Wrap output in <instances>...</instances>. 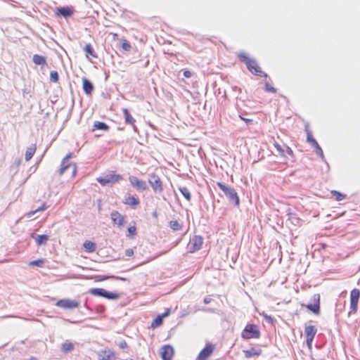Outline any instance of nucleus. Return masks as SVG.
<instances>
[{"label": "nucleus", "instance_id": "nucleus-45", "mask_svg": "<svg viewBox=\"0 0 360 360\" xmlns=\"http://www.w3.org/2000/svg\"><path fill=\"white\" fill-rule=\"evenodd\" d=\"M284 148H285V153H286L289 155H293L292 150L290 147L284 145Z\"/></svg>", "mask_w": 360, "mask_h": 360}, {"label": "nucleus", "instance_id": "nucleus-55", "mask_svg": "<svg viewBox=\"0 0 360 360\" xmlns=\"http://www.w3.org/2000/svg\"><path fill=\"white\" fill-rule=\"evenodd\" d=\"M30 360H36V359L34 357H32Z\"/></svg>", "mask_w": 360, "mask_h": 360}, {"label": "nucleus", "instance_id": "nucleus-14", "mask_svg": "<svg viewBox=\"0 0 360 360\" xmlns=\"http://www.w3.org/2000/svg\"><path fill=\"white\" fill-rule=\"evenodd\" d=\"M98 360H115L116 359L115 353L108 350H101L98 353Z\"/></svg>", "mask_w": 360, "mask_h": 360}, {"label": "nucleus", "instance_id": "nucleus-22", "mask_svg": "<svg viewBox=\"0 0 360 360\" xmlns=\"http://www.w3.org/2000/svg\"><path fill=\"white\" fill-rule=\"evenodd\" d=\"M124 202L132 207H135L139 204V200L134 195H128L125 197Z\"/></svg>", "mask_w": 360, "mask_h": 360}, {"label": "nucleus", "instance_id": "nucleus-10", "mask_svg": "<svg viewBox=\"0 0 360 360\" xmlns=\"http://www.w3.org/2000/svg\"><path fill=\"white\" fill-rule=\"evenodd\" d=\"M79 302L75 300L70 299L60 300L56 303V306L66 309H72L74 308H77L79 307Z\"/></svg>", "mask_w": 360, "mask_h": 360}, {"label": "nucleus", "instance_id": "nucleus-19", "mask_svg": "<svg viewBox=\"0 0 360 360\" xmlns=\"http://www.w3.org/2000/svg\"><path fill=\"white\" fill-rule=\"evenodd\" d=\"M82 87L84 93L87 95H91L94 91V86L92 82L88 79L82 78Z\"/></svg>", "mask_w": 360, "mask_h": 360}, {"label": "nucleus", "instance_id": "nucleus-36", "mask_svg": "<svg viewBox=\"0 0 360 360\" xmlns=\"http://www.w3.org/2000/svg\"><path fill=\"white\" fill-rule=\"evenodd\" d=\"M357 307L358 302H350V310L348 313V315L351 316L352 314H355L357 311Z\"/></svg>", "mask_w": 360, "mask_h": 360}, {"label": "nucleus", "instance_id": "nucleus-50", "mask_svg": "<svg viewBox=\"0 0 360 360\" xmlns=\"http://www.w3.org/2000/svg\"><path fill=\"white\" fill-rule=\"evenodd\" d=\"M264 319L268 321L269 322H272L273 321V318L271 316H268L266 314H264Z\"/></svg>", "mask_w": 360, "mask_h": 360}, {"label": "nucleus", "instance_id": "nucleus-5", "mask_svg": "<svg viewBox=\"0 0 360 360\" xmlns=\"http://www.w3.org/2000/svg\"><path fill=\"white\" fill-rule=\"evenodd\" d=\"M260 331L257 325L248 324L242 332V337L244 339L259 338Z\"/></svg>", "mask_w": 360, "mask_h": 360}, {"label": "nucleus", "instance_id": "nucleus-21", "mask_svg": "<svg viewBox=\"0 0 360 360\" xmlns=\"http://www.w3.org/2000/svg\"><path fill=\"white\" fill-rule=\"evenodd\" d=\"M83 50L85 52L86 57L91 56L94 58H98V55L96 54V51H94V49L93 48L91 44H86L85 46L83 48Z\"/></svg>", "mask_w": 360, "mask_h": 360}, {"label": "nucleus", "instance_id": "nucleus-40", "mask_svg": "<svg viewBox=\"0 0 360 360\" xmlns=\"http://www.w3.org/2000/svg\"><path fill=\"white\" fill-rule=\"evenodd\" d=\"M122 48L124 51H130L131 46L130 44L127 40H124L123 42L122 43Z\"/></svg>", "mask_w": 360, "mask_h": 360}, {"label": "nucleus", "instance_id": "nucleus-49", "mask_svg": "<svg viewBox=\"0 0 360 360\" xmlns=\"http://www.w3.org/2000/svg\"><path fill=\"white\" fill-rule=\"evenodd\" d=\"M307 338V344L309 347H311V343L314 338L306 337Z\"/></svg>", "mask_w": 360, "mask_h": 360}, {"label": "nucleus", "instance_id": "nucleus-23", "mask_svg": "<svg viewBox=\"0 0 360 360\" xmlns=\"http://www.w3.org/2000/svg\"><path fill=\"white\" fill-rule=\"evenodd\" d=\"M32 61L35 65L44 66L46 65V59L44 56L34 54L32 57Z\"/></svg>", "mask_w": 360, "mask_h": 360}, {"label": "nucleus", "instance_id": "nucleus-43", "mask_svg": "<svg viewBox=\"0 0 360 360\" xmlns=\"http://www.w3.org/2000/svg\"><path fill=\"white\" fill-rule=\"evenodd\" d=\"M307 141L310 144H313L316 140L313 138L311 133H308V136H307Z\"/></svg>", "mask_w": 360, "mask_h": 360}, {"label": "nucleus", "instance_id": "nucleus-2", "mask_svg": "<svg viewBox=\"0 0 360 360\" xmlns=\"http://www.w3.org/2000/svg\"><path fill=\"white\" fill-rule=\"evenodd\" d=\"M217 185L223 191L231 203H233L236 207L239 206V197L237 192L233 187L228 186L222 182H217Z\"/></svg>", "mask_w": 360, "mask_h": 360}, {"label": "nucleus", "instance_id": "nucleus-30", "mask_svg": "<svg viewBox=\"0 0 360 360\" xmlns=\"http://www.w3.org/2000/svg\"><path fill=\"white\" fill-rule=\"evenodd\" d=\"M179 190L187 201H190L191 200V194L188 188L179 187Z\"/></svg>", "mask_w": 360, "mask_h": 360}, {"label": "nucleus", "instance_id": "nucleus-12", "mask_svg": "<svg viewBox=\"0 0 360 360\" xmlns=\"http://www.w3.org/2000/svg\"><path fill=\"white\" fill-rule=\"evenodd\" d=\"M161 357L162 360H172L174 349L170 345H164L161 347Z\"/></svg>", "mask_w": 360, "mask_h": 360}, {"label": "nucleus", "instance_id": "nucleus-20", "mask_svg": "<svg viewBox=\"0 0 360 360\" xmlns=\"http://www.w3.org/2000/svg\"><path fill=\"white\" fill-rule=\"evenodd\" d=\"M32 238L35 240V242L38 245H46L49 238L48 235H37L35 233L32 234Z\"/></svg>", "mask_w": 360, "mask_h": 360}, {"label": "nucleus", "instance_id": "nucleus-17", "mask_svg": "<svg viewBox=\"0 0 360 360\" xmlns=\"http://www.w3.org/2000/svg\"><path fill=\"white\" fill-rule=\"evenodd\" d=\"M122 111H123L125 123L127 124L131 125L133 127L134 131H137V128L134 125L136 120L131 115L128 109L124 108Z\"/></svg>", "mask_w": 360, "mask_h": 360}, {"label": "nucleus", "instance_id": "nucleus-7", "mask_svg": "<svg viewBox=\"0 0 360 360\" xmlns=\"http://www.w3.org/2000/svg\"><path fill=\"white\" fill-rule=\"evenodd\" d=\"M203 243V238L200 236H194L190 239L188 244V250L189 252L193 253L201 249Z\"/></svg>", "mask_w": 360, "mask_h": 360}, {"label": "nucleus", "instance_id": "nucleus-53", "mask_svg": "<svg viewBox=\"0 0 360 360\" xmlns=\"http://www.w3.org/2000/svg\"><path fill=\"white\" fill-rule=\"evenodd\" d=\"M210 300H211V299H210V298L205 297V298L204 299V303H205V304H209V303L210 302Z\"/></svg>", "mask_w": 360, "mask_h": 360}, {"label": "nucleus", "instance_id": "nucleus-32", "mask_svg": "<svg viewBox=\"0 0 360 360\" xmlns=\"http://www.w3.org/2000/svg\"><path fill=\"white\" fill-rule=\"evenodd\" d=\"M169 226L174 231H179L182 229V224L176 220L170 221Z\"/></svg>", "mask_w": 360, "mask_h": 360}, {"label": "nucleus", "instance_id": "nucleus-24", "mask_svg": "<svg viewBox=\"0 0 360 360\" xmlns=\"http://www.w3.org/2000/svg\"><path fill=\"white\" fill-rule=\"evenodd\" d=\"M36 146L34 144H32L30 147H28L26 150L25 155V159L26 161H29L32 159L34 154L36 151Z\"/></svg>", "mask_w": 360, "mask_h": 360}, {"label": "nucleus", "instance_id": "nucleus-48", "mask_svg": "<svg viewBox=\"0 0 360 360\" xmlns=\"http://www.w3.org/2000/svg\"><path fill=\"white\" fill-rule=\"evenodd\" d=\"M184 76L186 78H190L192 76V72L189 70H185L184 72Z\"/></svg>", "mask_w": 360, "mask_h": 360}, {"label": "nucleus", "instance_id": "nucleus-41", "mask_svg": "<svg viewBox=\"0 0 360 360\" xmlns=\"http://www.w3.org/2000/svg\"><path fill=\"white\" fill-rule=\"evenodd\" d=\"M265 91H268V92H271V93H276V89L274 87H273L272 86H271L268 82H266Z\"/></svg>", "mask_w": 360, "mask_h": 360}, {"label": "nucleus", "instance_id": "nucleus-6", "mask_svg": "<svg viewBox=\"0 0 360 360\" xmlns=\"http://www.w3.org/2000/svg\"><path fill=\"white\" fill-rule=\"evenodd\" d=\"M311 302L312 303L310 304H302V307H306L307 309H309L310 311L313 312L314 314H320V295L319 294H314L311 297Z\"/></svg>", "mask_w": 360, "mask_h": 360}, {"label": "nucleus", "instance_id": "nucleus-28", "mask_svg": "<svg viewBox=\"0 0 360 360\" xmlns=\"http://www.w3.org/2000/svg\"><path fill=\"white\" fill-rule=\"evenodd\" d=\"M245 357L247 358H251L253 356H258L261 354V350L255 349V348H251L250 349L244 351Z\"/></svg>", "mask_w": 360, "mask_h": 360}, {"label": "nucleus", "instance_id": "nucleus-34", "mask_svg": "<svg viewBox=\"0 0 360 360\" xmlns=\"http://www.w3.org/2000/svg\"><path fill=\"white\" fill-rule=\"evenodd\" d=\"M331 193L335 197L337 201H341L346 198V195L345 194H342L337 191H333Z\"/></svg>", "mask_w": 360, "mask_h": 360}, {"label": "nucleus", "instance_id": "nucleus-46", "mask_svg": "<svg viewBox=\"0 0 360 360\" xmlns=\"http://www.w3.org/2000/svg\"><path fill=\"white\" fill-rule=\"evenodd\" d=\"M134 255V250L132 249H127L125 250V255L127 257H131Z\"/></svg>", "mask_w": 360, "mask_h": 360}, {"label": "nucleus", "instance_id": "nucleus-33", "mask_svg": "<svg viewBox=\"0 0 360 360\" xmlns=\"http://www.w3.org/2000/svg\"><path fill=\"white\" fill-rule=\"evenodd\" d=\"M46 208V205H45V203H44L41 207L37 208L36 210H34L33 211H30L28 213H27L25 214V216L27 218H31L34 216V214H36L38 212H42V211L45 210Z\"/></svg>", "mask_w": 360, "mask_h": 360}, {"label": "nucleus", "instance_id": "nucleus-44", "mask_svg": "<svg viewBox=\"0 0 360 360\" xmlns=\"http://www.w3.org/2000/svg\"><path fill=\"white\" fill-rule=\"evenodd\" d=\"M315 152L319 156H320L322 159H323L324 155H323V150L321 147L318 148L317 149H315Z\"/></svg>", "mask_w": 360, "mask_h": 360}, {"label": "nucleus", "instance_id": "nucleus-18", "mask_svg": "<svg viewBox=\"0 0 360 360\" xmlns=\"http://www.w3.org/2000/svg\"><path fill=\"white\" fill-rule=\"evenodd\" d=\"M170 313V310L167 309L165 313L158 315L151 323V327L155 328L162 324L163 319L167 316Z\"/></svg>", "mask_w": 360, "mask_h": 360}, {"label": "nucleus", "instance_id": "nucleus-15", "mask_svg": "<svg viewBox=\"0 0 360 360\" xmlns=\"http://www.w3.org/2000/svg\"><path fill=\"white\" fill-rule=\"evenodd\" d=\"M74 13V8L72 6H64L57 8L56 14L58 15L63 16L64 18L70 17Z\"/></svg>", "mask_w": 360, "mask_h": 360}, {"label": "nucleus", "instance_id": "nucleus-4", "mask_svg": "<svg viewBox=\"0 0 360 360\" xmlns=\"http://www.w3.org/2000/svg\"><path fill=\"white\" fill-rule=\"evenodd\" d=\"M122 179V176L120 174H115L110 173L103 176H99L96 179L97 181L102 186H106L108 184L113 185L120 180Z\"/></svg>", "mask_w": 360, "mask_h": 360}, {"label": "nucleus", "instance_id": "nucleus-37", "mask_svg": "<svg viewBox=\"0 0 360 360\" xmlns=\"http://www.w3.org/2000/svg\"><path fill=\"white\" fill-rule=\"evenodd\" d=\"M274 147L276 148V150L278 152V153L282 155L285 156V148L284 146H282L278 143H275L274 144Z\"/></svg>", "mask_w": 360, "mask_h": 360}, {"label": "nucleus", "instance_id": "nucleus-52", "mask_svg": "<svg viewBox=\"0 0 360 360\" xmlns=\"http://www.w3.org/2000/svg\"><path fill=\"white\" fill-rule=\"evenodd\" d=\"M305 131L307 133V136H308V133H311V131H310L309 128V126L308 124H307L305 126Z\"/></svg>", "mask_w": 360, "mask_h": 360}, {"label": "nucleus", "instance_id": "nucleus-3", "mask_svg": "<svg viewBox=\"0 0 360 360\" xmlns=\"http://www.w3.org/2000/svg\"><path fill=\"white\" fill-rule=\"evenodd\" d=\"M89 292L94 296L103 297L108 300H117L120 298L118 293L109 292L103 288H91Z\"/></svg>", "mask_w": 360, "mask_h": 360}, {"label": "nucleus", "instance_id": "nucleus-35", "mask_svg": "<svg viewBox=\"0 0 360 360\" xmlns=\"http://www.w3.org/2000/svg\"><path fill=\"white\" fill-rule=\"evenodd\" d=\"M50 80L53 82H58L59 80V75L57 71L53 70L50 73Z\"/></svg>", "mask_w": 360, "mask_h": 360}, {"label": "nucleus", "instance_id": "nucleus-1", "mask_svg": "<svg viewBox=\"0 0 360 360\" xmlns=\"http://www.w3.org/2000/svg\"><path fill=\"white\" fill-rule=\"evenodd\" d=\"M238 58L246 64L248 69L252 74L264 77H267V74L261 70L257 61L255 59L249 58L245 52H240L238 54Z\"/></svg>", "mask_w": 360, "mask_h": 360}, {"label": "nucleus", "instance_id": "nucleus-51", "mask_svg": "<svg viewBox=\"0 0 360 360\" xmlns=\"http://www.w3.org/2000/svg\"><path fill=\"white\" fill-rule=\"evenodd\" d=\"M315 149H317L320 147L318 142L316 141L313 144H311Z\"/></svg>", "mask_w": 360, "mask_h": 360}, {"label": "nucleus", "instance_id": "nucleus-8", "mask_svg": "<svg viewBox=\"0 0 360 360\" xmlns=\"http://www.w3.org/2000/svg\"><path fill=\"white\" fill-rule=\"evenodd\" d=\"M72 153H70L63 159L62 162H61V167L59 169L60 175L63 174L65 173V172L69 168L72 169L73 174H75L76 173V170H77L76 165L75 164L72 165L70 163H68V161L72 158Z\"/></svg>", "mask_w": 360, "mask_h": 360}, {"label": "nucleus", "instance_id": "nucleus-39", "mask_svg": "<svg viewBox=\"0 0 360 360\" xmlns=\"http://www.w3.org/2000/svg\"><path fill=\"white\" fill-rule=\"evenodd\" d=\"M127 231L129 237L133 238L136 234V229L134 226L129 227Z\"/></svg>", "mask_w": 360, "mask_h": 360}, {"label": "nucleus", "instance_id": "nucleus-54", "mask_svg": "<svg viewBox=\"0 0 360 360\" xmlns=\"http://www.w3.org/2000/svg\"><path fill=\"white\" fill-rule=\"evenodd\" d=\"M240 117L241 120H245L246 122H251V120L245 119V117H243L241 115H240Z\"/></svg>", "mask_w": 360, "mask_h": 360}, {"label": "nucleus", "instance_id": "nucleus-47", "mask_svg": "<svg viewBox=\"0 0 360 360\" xmlns=\"http://www.w3.org/2000/svg\"><path fill=\"white\" fill-rule=\"evenodd\" d=\"M119 347L121 349H125V348H127L128 345H127V343L126 342V341L123 340L119 343Z\"/></svg>", "mask_w": 360, "mask_h": 360}, {"label": "nucleus", "instance_id": "nucleus-26", "mask_svg": "<svg viewBox=\"0 0 360 360\" xmlns=\"http://www.w3.org/2000/svg\"><path fill=\"white\" fill-rule=\"evenodd\" d=\"M317 330L314 326H307L304 328V334L306 337L314 338Z\"/></svg>", "mask_w": 360, "mask_h": 360}, {"label": "nucleus", "instance_id": "nucleus-9", "mask_svg": "<svg viewBox=\"0 0 360 360\" xmlns=\"http://www.w3.org/2000/svg\"><path fill=\"white\" fill-rule=\"evenodd\" d=\"M148 182L155 192H162L163 190L162 184L160 177L154 173L148 175Z\"/></svg>", "mask_w": 360, "mask_h": 360}, {"label": "nucleus", "instance_id": "nucleus-11", "mask_svg": "<svg viewBox=\"0 0 360 360\" xmlns=\"http://www.w3.org/2000/svg\"><path fill=\"white\" fill-rule=\"evenodd\" d=\"M129 181L131 186L139 191H144L148 189V186L146 181L139 179L135 176H129Z\"/></svg>", "mask_w": 360, "mask_h": 360}, {"label": "nucleus", "instance_id": "nucleus-13", "mask_svg": "<svg viewBox=\"0 0 360 360\" xmlns=\"http://www.w3.org/2000/svg\"><path fill=\"white\" fill-rule=\"evenodd\" d=\"M214 346L212 345H206L199 353L197 360H206L213 352Z\"/></svg>", "mask_w": 360, "mask_h": 360}, {"label": "nucleus", "instance_id": "nucleus-25", "mask_svg": "<svg viewBox=\"0 0 360 360\" xmlns=\"http://www.w3.org/2000/svg\"><path fill=\"white\" fill-rule=\"evenodd\" d=\"M83 247L89 253L94 252L96 250V244L90 240H86L83 244Z\"/></svg>", "mask_w": 360, "mask_h": 360}, {"label": "nucleus", "instance_id": "nucleus-42", "mask_svg": "<svg viewBox=\"0 0 360 360\" xmlns=\"http://www.w3.org/2000/svg\"><path fill=\"white\" fill-rule=\"evenodd\" d=\"M99 278L98 279V281H104V280H106L109 278H117V279H120V280H124L123 278H121V277H115V276H98Z\"/></svg>", "mask_w": 360, "mask_h": 360}, {"label": "nucleus", "instance_id": "nucleus-31", "mask_svg": "<svg viewBox=\"0 0 360 360\" xmlns=\"http://www.w3.org/2000/svg\"><path fill=\"white\" fill-rule=\"evenodd\" d=\"M360 296V292L357 289H353L350 293V302H358Z\"/></svg>", "mask_w": 360, "mask_h": 360}, {"label": "nucleus", "instance_id": "nucleus-29", "mask_svg": "<svg viewBox=\"0 0 360 360\" xmlns=\"http://www.w3.org/2000/svg\"><path fill=\"white\" fill-rule=\"evenodd\" d=\"M74 348V345L70 342L66 341L62 345V352L64 353L70 352L72 351Z\"/></svg>", "mask_w": 360, "mask_h": 360}, {"label": "nucleus", "instance_id": "nucleus-16", "mask_svg": "<svg viewBox=\"0 0 360 360\" xmlns=\"http://www.w3.org/2000/svg\"><path fill=\"white\" fill-rule=\"evenodd\" d=\"M111 219L112 222L117 224L119 227L123 226L124 222V217L117 211H113L111 212Z\"/></svg>", "mask_w": 360, "mask_h": 360}, {"label": "nucleus", "instance_id": "nucleus-27", "mask_svg": "<svg viewBox=\"0 0 360 360\" xmlns=\"http://www.w3.org/2000/svg\"><path fill=\"white\" fill-rule=\"evenodd\" d=\"M95 129H99V130L106 131H108L109 126L108 124H106L105 122L96 121L94 124L93 130H95Z\"/></svg>", "mask_w": 360, "mask_h": 360}, {"label": "nucleus", "instance_id": "nucleus-38", "mask_svg": "<svg viewBox=\"0 0 360 360\" xmlns=\"http://www.w3.org/2000/svg\"><path fill=\"white\" fill-rule=\"evenodd\" d=\"M44 261L42 259H39L37 260L32 261L29 263L30 266H42Z\"/></svg>", "mask_w": 360, "mask_h": 360}]
</instances>
